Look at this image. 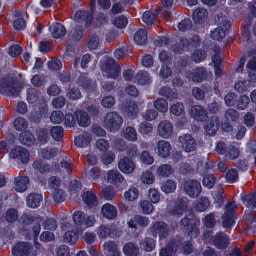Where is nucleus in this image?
<instances>
[{
	"label": "nucleus",
	"mask_w": 256,
	"mask_h": 256,
	"mask_svg": "<svg viewBox=\"0 0 256 256\" xmlns=\"http://www.w3.org/2000/svg\"><path fill=\"white\" fill-rule=\"evenodd\" d=\"M20 88L18 82L10 78L0 80V93L8 96H17Z\"/></svg>",
	"instance_id": "obj_1"
},
{
	"label": "nucleus",
	"mask_w": 256,
	"mask_h": 256,
	"mask_svg": "<svg viewBox=\"0 0 256 256\" xmlns=\"http://www.w3.org/2000/svg\"><path fill=\"white\" fill-rule=\"evenodd\" d=\"M123 123L122 117L116 112H108L104 120V126L110 131L119 130Z\"/></svg>",
	"instance_id": "obj_2"
},
{
	"label": "nucleus",
	"mask_w": 256,
	"mask_h": 256,
	"mask_svg": "<svg viewBox=\"0 0 256 256\" xmlns=\"http://www.w3.org/2000/svg\"><path fill=\"white\" fill-rule=\"evenodd\" d=\"M237 206L234 202H230L225 207V212L222 216V224L224 227L230 228L234 222L235 212Z\"/></svg>",
	"instance_id": "obj_3"
},
{
	"label": "nucleus",
	"mask_w": 256,
	"mask_h": 256,
	"mask_svg": "<svg viewBox=\"0 0 256 256\" xmlns=\"http://www.w3.org/2000/svg\"><path fill=\"white\" fill-rule=\"evenodd\" d=\"M184 190L190 196L196 198L200 194L202 188L200 184L197 180H190L185 182Z\"/></svg>",
	"instance_id": "obj_4"
},
{
	"label": "nucleus",
	"mask_w": 256,
	"mask_h": 256,
	"mask_svg": "<svg viewBox=\"0 0 256 256\" xmlns=\"http://www.w3.org/2000/svg\"><path fill=\"white\" fill-rule=\"evenodd\" d=\"M220 118L217 116H211L206 123L204 128L207 136H214L220 128Z\"/></svg>",
	"instance_id": "obj_5"
},
{
	"label": "nucleus",
	"mask_w": 256,
	"mask_h": 256,
	"mask_svg": "<svg viewBox=\"0 0 256 256\" xmlns=\"http://www.w3.org/2000/svg\"><path fill=\"white\" fill-rule=\"evenodd\" d=\"M179 142L182 144V148L187 152H194L196 149V140L189 134H186L179 137Z\"/></svg>",
	"instance_id": "obj_6"
},
{
	"label": "nucleus",
	"mask_w": 256,
	"mask_h": 256,
	"mask_svg": "<svg viewBox=\"0 0 256 256\" xmlns=\"http://www.w3.org/2000/svg\"><path fill=\"white\" fill-rule=\"evenodd\" d=\"M104 70L108 78L116 79L120 72V67L111 58L107 60Z\"/></svg>",
	"instance_id": "obj_7"
},
{
	"label": "nucleus",
	"mask_w": 256,
	"mask_h": 256,
	"mask_svg": "<svg viewBox=\"0 0 256 256\" xmlns=\"http://www.w3.org/2000/svg\"><path fill=\"white\" fill-rule=\"evenodd\" d=\"M169 232V228L167 224L162 222H158L154 223L152 228L153 236L156 238L158 235L160 239L167 237Z\"/></svg>",
	"instance_id": "obj_8"
},
{
	"label": "nucleus",
	"mask_w": 256,
	"mask_h": 256,
	"mask_svg": "<svg viewBox=\"0 0 256 256\" xmlns=\"http://www.w3.org/2000/svg\"><path fill=\"white\" fill-rule=\"evenodd\" d=\"M174 126L168 120L161 122L158 127V134L164 138L168 139L172 136L174 132Z\"/></svg>",
	"instance_id": "obj_9"
},
{
	"label": "nucleus",
	"mask_w": 256,
	"mask_h": 256,
	"mask_svg": "<svg viewBox=\"0 0 256 256\" xmlns=\"http://www.w3.org/2000/svg\"><path fill=\"white\" fill-rule=\"evenodd\" d=\"M32 248V246L28 242H20L14 247L12 256H29Z\"/></svg>",
	"instance_id": "obj_10"
},
{
	"label": "nucleus",
	"mask_w": 256,
	"mask_h": 256,
	"mask_svg": "<svg viewBox=\"0 0 256 256\" xmlns=\"http://www.w3.org/2000/svg\"><path fill=\"white\" fill-rule=\"evenodd\" d=\"M208 77V74L204 68H196L186 73V78L192 80L194 82L200 83Z\"/></svg>",
	"instance_id": "obj_11"
},
{
	"label": "nucleus",
	"mask_w": 256,
	"mask_h": 256,
	"mask_svg": "<svg viewBox=\"0 0 256 256\" xmlns=\"http://www.w3.org/2000/svg\"><path fill=\"white\" fill-rule=\"evenodd\" d=\"M11 158L20 160L23 164H26L29 161L30 154L24 148L18 146L12 150L10 154Z\"/></svg>",
	"instance_id": "obj_12"
},
{
	"label": "nucleus",
	"mask_w": 256,
	"mask_h": 256,
	"mask_svg": "<svg viewBox=\"0 0 256 256\" xmlns=\"http://www.w3.org/2000/svg\"><path fill=\"white\" fill-rule=\"evenodd\" d=\"M190 115L196 120L203 122L208 119V112L202 106L196 105L192 106L190 112Z\"/></svg>",
	"instance_id": "obj_13"
},
{
	"label": "nucleus",
	"mask_w": 256,
	"mask_h": 256,
	"mask_svg": "<svg viewBox=\"0 0 256 256\" xmlns=\"http://www.w3.org/2000/svg\"><path fill=\"white\" fill-rule=\"evenodd\" d=\"M172 146L170 143L164 140H161L156 143V151L158 155L162 158H167L170 155Z\"/></svg>",
	"instance_id": "obj_14"
},
{
	"label": "nucleus",
	"mask_w": 256,
	"mask_h": 256,
	"mask_svg": "<svg viewBox=\"0 0 256 256\" xmlns=\"http://www.w3.org/2000/svg\"><path fill=\"white\" fill-rule=\"evenodd\" d=\"M118 168L124 173L130 174L136 169V165L134 161L127 156H124L118 162Z\"/></svg>",
	"instance_id": "obj_15"
},
{
	"label": "nucleus",
	"mask_w": 256,
	"mask_h": 256,
	"mask_svg": "<svg viewBox=\"0 0 256 256\" xmlns=\"http://www.w3.org/2000/svg\"><path fill=\"white\" fill-rule=\"evenodd\" d=\"M74 18L79 23L84 22L85 26H89L93 20V14L87 11H78L76 14Z\"/></svg>",
	"instance_id": "obj_16"
},
{
	"label": "nucleus",
	"mask_w": 256,
	"mask_h": 256,
	"mask_svg": "<svg viewBox=\"0 0 256 256\" xmlns=\"http://www.w3.org/2000/svg\"><path fill=\"white\" fill-rule=\"evenodd\" d=\"M78 84L88 91L96 88V82L90 79L87 74H81L78 80Z\"/></svg>",
	"instance_id": "obj_17"
},
{
	"label": "nucleus",
	"mask_w": 256,
	"mask_h": 256,
	"mask_svg": "<svg viewBox=\"0 0 256 256\" xmlns=\"http://www.w3.org/2000/svg\"><path fill=\"white\" fill-rule=\"evenodd\" d=\"M180 244V241L179 240H173L166 247L162 248L160 256H172L173 254L177 250Z\"/></svg>",
	"instance_id": "obj_18"
},
{
	"label": "nucleus",
	"mask_w": 256,
	"mask_h": 256,
	"mask_svg": "<svg viewBox=\"0 0 256 256\" xmlns=\"http://www.w3.org/2000/svg\"><path fill=\"white\" fill-rule=\"evenodd\" d=\"M101 212L104 217L109 220L114 219L118 215V210L116 208L109 204L102 206Z\"/></svg>",
	"instance_id": "obj_19"
},
{
	"label": "nucleus",
	"mask_w": 256,
	"mask_h": 256,
	"mask_svg": "<svg viewBox=\"0 0 256 256\" xmlns=\"http://www.w3.org/2000/svg\"><path fill=\"white\" fill-rule=\"evenodd\" d=\"M213 242L214 246L220 250L226 248L229 244L227 236L222 232L217 234L214 237Z\"/></svg>",
	"instance_id": "obj_20"
},
{
	"label": "nucleus",
	"mask_w": 256,
	"mask_h": 256,
	"mask_svg": "<svg viewBox=\"0 0 256 256\" xmlns=\"http://www.w3.org/2000/svg\"><path fill=\"white\" fill-rule=\"evenodd\" d=\"M15 190L18 192H24L28 188V185L30 184V179L28 176H18L14 179Z\"/></svg>",
	"instance_id": "obj_21"
},
{
	"label": "nucleus",
	"mask_w": 256,
	"mask_h": 256,
	"mask_svg": "<svg viewBox=\"0 0 256 256\" xmlns=\"http://www.w3.org/2000/svg\"><path fill=\"white\" fill-rule=\"evenodd\" d=\"M82 199L89 208L96 206L98 204V198L91 191L84 192L82 194Z\"/></svg>",
	"instance_id": "obj_22"
},
{
	"label": "nucleus",
	"mask_w": 256,
	"mask_h": 256,
	"mask_svg": "<svg viewBox=\"0 0 256 256\" xmlns=\"http://www.w3.org/2000/svg\"><path fill=\"white\" fill-rule=\"evenodd\" d=\"M79 125L82 127H87L90 124V119L88 114L84 110L76 111L74 113Z\"/></svg>",
	"instance_id": "obj_23"
},
{
	"label": "nucleus",
	"mask_w": 256,
	"mask_h": 256,
	"mask_svg": "<svg viewBox=\"0 0 256 256\" xmlns=\"http://www.w3.org/2000/svg\"><path fill=\"white\" fill-rule=\"evenodd\" d=\"M42 200V195L36 193H32L27 197V204L30 208H36L40 206Z\"/></svg>",
	"instance_id": "obj_24"
},
{
	"label": "nucleus",
	"mask_w": 256,
	"mask_h": 256,
	"mask_svg": "<svg viewBox=\"0 0 256 256\" xmlns=\"http://www.w3.org/2000/svg\"><path fill=\"white\" fill-rule=\"evenodd\" d=\"M20 140L22 144L30 146L34 144L36 138L30 131H26L20 134Z\"/></svg>",
	"instance_id": "obj_25"
},
{
	"label": "nucleus",
	"mask_w": 256,
	"mask_h": 256,
	"mask_svg": "<svg viewBox=\"0 0 256 256\" xmlns=\"http://www.w3.org/2000/svg\"><path fill=\"white\" fill-rule=\"evenodd\" d=\"M50 29L53 37L55 38H62L66 34V29L61 24L56 23Z\"/></svg>",
	"instance_id": "obj_26"
},
{
	"label": "nucleus",
	"mask_w": 256,
	"mask_h": 256,
	"mask_svg": "<svg viewBox=\"0 0 256 256\" xmlns=\"http://www.w3.org/2000/svg\"><path fill=\"white\" fill-rule=\"evenodd\" d=\"M92 140L91 135L86 132L76 136L75 138V144L79 147H85L87 146Z\"/></svg>",
	"instance_id": "obj_27"
},
{
	"label": "nucleus",
	"mask_w": 256,
	"mask_h": 256,
	"mask_svg": "<svg viewBox=\"0 0 256 256\" xmlns=\"http://www.w3.org/2000/svg\"><path fill=\"white\" fill-rule=\"evenodd\" d=\"M139 251L138 245L132 242L126 243L123 248L124 253L126 256H137Z\"/></svg>",
	"instance_id": "obj_28"
},
{
	"label": "nucleus",
	"mask_w": 256,
	"mask_h": 256,
	"mask_svg": "<svg viewBox=\"0 0 256 256\" xmlns=\"http://www.w3.org/2000/svg\"><path fill=\"white\" fill-rule=\"evenodd\" d=\"M134 40L138 45H144L148 42V32L144 28L140 29L134 36Z\"/></svg>",
	"instance_id": "obj_29"
},
{
	"label": "nucleus",
	"mask_w": 256,
	"mask_h": 256,
	"mask_svg": "<svg viewBox=\"0 0 256 256\" xmlns=\"http://www.w3.org/2000/svg\"><path fill=\"white\" fill-rule=\"evenodd\" d=\"M208 16V12L204 8H198L194 12L193 19L196 23H203Z\"/></svg>",
	"instance_id": "obj_30"
},
{
	"label": "nucleus",
	"mask_w": 256,
	"mask_h": 256,
	"mask_svg": "<svg viewBox=\"0 0 256 256\" xmlns=\"http://www.w3.org/2000/svg\"><path fill=\"white\" fill-rule=\"evenodd\" d=\"M210 206V202L206 198H201L198 199L194 204V209L197 212H203L206 211Z\"/></svg>",
	"instance_id": "obj_31"
},
{
	"label": "nucleus",
	"mask_w": 256,
	"mask_h": 256,
	"mask_svg": "<svg viewBox=\"0 0 256 256\" xmlns=\"http://www.w3.org/2000/svg\"><path fill=\"white\" fill-rule=\"evenodd\" d=\"M108 180L111 183H122L124 180L123 176L118 170H111L108 173Z\"/></svg>",
	"instance_id": "obj_32"
},
{
	"label": "nucleus",
	"mask_w": 256,
	"mask_h": 256,
	"mask_svg": "<svg viewBox=\"0 0 256 256\" xmlns=\"http://www.w3.org/2000/svg\"><path fill=\"white\" fill-rule=\"evenodd\" d=\"M123 134L124 138L128 141L135 142L138 139L137 132L133 127H128L124 131Z\"/></svg>",
	"instance_id": "obj_33"
},
{
	"label": "nucleus",
	"mask_w": 256,
	"mask_h": 256,
	"mask_svg": "<svg viewBox=\"0 0 256 256\" xmlns=\"http://www.w3.org/2000/svg\"><path fill=\"white\" fill-rule=\"evenodd\" d=\"M159 94L164 97L170 99L171 100H176L178 98V94L168 86L162 87L159 92Z\"/></svg>",
	"instance_id": "obj_34"
},
{
	"label": "nucleus",
	"mask_w": 256,
	"mask_h": 256,
	"mask_svg": "<svg viewBox=\"0 0 256 256\" xmlns=\"http://www.w3.org/2000/svg\"><path fill=\"white\" fill-rule=\"evenodd\" d=\"M154 108L161 112H166L168 109L167 100L163 98H158L154 102Z\"/></svg>",
	"instance_id": "obj_35"
},
{
	"label": "nucleus",
	"mask_w": 256,
	"mask_h": 256,
	"mask_svg": "<svg viewBox=\"0 0 256 256\" xmlns=\"http://www.w3.org/2000/svg\"><path fill=\"white\" fill-rule=\"evenodd\" d=\"M190 44L188 40L186 38H182L180 42H176L173 46V51L178 54L181 53L185 48L188 47Z\"/></svg>",
	"instance_id": "obj_36"
},
{
	"label": "nucleus",
	"mask_w": 256,
	"mask_h": 256,
	"mask_svg": "<svg viewBox=\"0 0 256 256\" xmlns=\"http://www.w3.org/2000/svg\"><path fill=\"white\" fill-rule=\"evenodd\" d=\"M33 167L42 174L48 173L51 170V168L48 164H44L41 160H37L33 164Z\"/></svg>",
	"instance_id": "obj_37"
},
{
	"label": "nucleus",
	"mask_w": 256,
	"mask_h": 256,
	"mask_svg": "<svg viewBox=\"0 0 256 256\" xmlns=\"http://www.w3.org/2000/svg\"><path fill=\"white\" fill-rule=\"evenodd\" d=\"M64 239L65 242L68 243L71 245L74 244L78 239V234L76 232L69 230L64 234Z\"/></svg>",
	"instance_id": "obj_38"
},
{
	"label": "nucleus",
	"mask_w": 256,
	"mask_h": 256,
	"mask_svg": "<svg viewBox=\"0 0 256 256\" xmlns=\"http://www.w3.org/2000/svg\"><path fill=\"white\" fill-rule=\"evenodd\" d=\"M173 169L170 165L164 164L160 166L158 169L157 174L162 177H168L172 174Z\"/></svg>",
	"instance_id": "obj_39"
},
{
	"label": "nucleus",
	"mask_w": 256,
	"mask_h": 256,
	"mask_svg": "<svg viewBox=\"0 0 256 256\" xmlns=\"http://www.w3.org/2000/svg\"><path fill=\"white\" fill-rule=\"evenodd\" d=\"M141 248L144 250L150 252L155 248V241L153 238H146L140 243Z\"/></svg>",
	"instance_id": "obj_40"
},
{
	"label": "nucleus",
	"mask_w": 256,
	"mask_h": 256,
	"mask_svg": "<svg viewBox=\"0 0 256 256\" xmlns=\"http://www.w3.org/2000/svg\"><path fill=\"white\" fill-rule=\"evenodd\" d=\"M242 200L248 207L252 209L256 208V192L242 196Z\"/></svg>",
	"instance_id": "obj_41"
},
{
	"label": "nucleus",
	"mask_w": 256,
	"mask_h": 256,
	"mask_svg": "<svg viewBox=\"0 0 256 256\" xmlns=\"http://www.w3.org/2000/svg\"><path fill=\"white\" fill-rule=\"evenodd\" d=\"M240 154L239 149L234 146L228 148L226 154V158L228 160H233L237 159Z\"/></svg>",
	"instance_id": "obj_42"
},
{
	"label": "nucleus",
	"mask_w": 256,
	"mask_h": 256,
	"mask_svg": "<svg viewBox=\"0 0 256 256\" xmlns=\"http://www.w3.org/2000/svg\"><path fill=\"white\" fill-rule=\"evenodd\" d=\"M50 132L52 136L56 140L60 141L64 136V128L60 126L52 127Z\"/></svg>",
	"instance_id": "obj_43"
},
{
	"label": "nucleus",
	"mask_w": 256,
	"mask_h": 256,
	"mask_svg": "<svg viewBox=\"0 0 256 256\" xmlns=\"http://www.w3.org/2000/svg\"><path fill=\"white\" fill-rule=\"evenodd\" d=\"M28 126V121L22 118H18L15 120L14 126L18 131H22L26 130Z\"/></svg>",
	"instance_id": "obj_44"
},
{
	"label": "nucleus",
	"mask_w": 256,
	"mask_h": 256,
	"mask_svg": "<svg viewBox=\"0 0 256 256\" xmlns=\"http://www.w3.org/2000/svg\"><path fill=\"white\" fill-rule=\"evenodd\" d=\"M176 188L175 182L170 180H168L162 184L161 189L166 194H170L174 192Z\"/></svg>",
	"instance_id": "obj_45"
},
{
	"label": "nucleus",
	"mask_w": 256,
	"mask_h": 256,
	"mask_svg": "<svg viewBox=\"0 0 256 256\" xmlns=\"http://www.w3.org/2000/svg\"><path fill=\"white\" fill-rule=\"evenodd\" d=\"M216 22L218 27H224L226 30H228L231 26V22L228 20V18L223 14H219L218 16Z\"/></svg>",
	"instance_id": "obj_46"
},
{
	"label": "nucleus",
	"mask_w": 256,
	"mask_h": 256,
	"mask_svg": "<svg viewBox=\"0 0 256 256\" xmlns=\"http://www.w3.org/2000/svg\"><path fill=\"white\" fill-rule=\"evenodd\" d=\"M144 22L148 26H151L156 21V13L150 11L146 12L142 16Z\"/></svg>",
	"instance_id": "obj_47"
},
{
	"label": "nucleus",
	"mask_w": 256,
	"mask_h": 256,
	"mask_svg": "<svg viewBox=\"0 0 256 256\" xmlns=\"http://www.w3.org/2000/svg\"><path fill=\"white\" fill-rule=\"evenodd\" d=\"M124 198L128 201L132 202L138 198L139 196V191L135 187L130 188L128 191L124 194Z\"/></svg>",
	"instance_id": "obj_48"
},
{
	"label": "nucleus",
	"mask_w": 256,
	"mask_h": 256,
	"mask_svg": "<svg viewBox=\"0 0 256 256\" xmlns=\"http://www.w3.org/2000/svg\"><path fill=\"white\" fill-rule=\"evenodd\" d=\"M136 78L140 84H148L150 82L149 74L144 71L140 72L136 76Z\"/></svg>",
	"instance_id": "obj_49"
},
{
	"label": "nucleus",
	"mask_w": 256,
	"mask_h": 256,
	"mask_svg": "<svg viewBox=\"0 0 256 256\" xmlns=\"http://www.w3.org/2000/svg\"><path fill=\"white\" fill-rule=\"evenodd\" d=\"M27 95L28 101L30 104L35 103L40 98L38 90L34 88H30L28 90Z\"/></svg>",
	"instance_id": "obj_50"
},
{
	"label": "nucleus",
	"mask_w": 256,
	"mask_h": 256,
	"mask_svg": "<svg viewBox=\"0 0 256 256\" xmlns=\"http://www.w3.org/2000/svg\"><path fill=\"white\" fill-rule=\"evenodd\" d=\"M224 117L228 121L234 122L238 120L240 114L236 110L230 108L226 112Z\"/></svg>",
	"instance_id": "obj_51"
},
{
	"label": "nucleus",
	"mask_w": 256,
	"mask_h": 256,
	"mask_svg": "<svg viewBox=\"0 0 256 256\" xmlns=\"http://www.w3.org/2000/svg\"><path fill=\"white\" fill-rule=\"evenodd\" d=\"M82 189V184L80 182L76 180H72L70 186V194L74 196H77Z\"/></svg>",
	"instance_id": "obj_52"
},
{
	"label": "nucleus",
	"mask_w": 256,
	"mask_h": 256,
	"mask_svg": "<svg viewBox=\"0 0 256 256\" xmlns=\"http://www.w3.org/2000/svg\"><path fill=\"white\" fill-rule=\"evenodd\" d=\"M202 222L207 228H213L216 222L215 214L213 212L207 215L202 220Z\"/></svg>",
	"instance_id": "obj_53"
},
{
	"label": "nucleus",
	"mask_w": 256,
	"mask_h": 256,
	"mask_svg": "<svg viewBox=\"0 0 256 256\" xmlns=\"http://www.w3.org/2000/svg\"><path fill=\"white\" fill-rule=\"evenodd\" d=\"M58 154L56 148H46L42 150L41 154L42 158L46 160H50L55 157Z\"/></svg>",
	"instance_id": "obj_54"
},
{
	"label": "nucleus",
	"mask_w": 256,
	"mask_h": 256,
	"mask_svg": "<svg viewBox=\"0 0 256 256\" xmlns=\"http://www.w3.org/2000/svg\"><path fill=\"white\" fill-rule=\"evenodd\" d=\"M102 194L106 200H112L116 196V192L111 186H107L102 189Z\"/></svg>",
	"instance_id": "obj_55"
},
{
	"label": "nucleus",
	"mask_w": 256,
	"mask_h": 256,
	"mask_svg": "<svg viewBox=\"0 0 256 256\" xmlns=\"http://www.w3.org/2000/svg\"><path fill=\"white\" fill-rule=\"evenodd\" d=\"M66 194L62 190H56L52 194L54 201L56 204L64 202L66 198Z\"/></svg>",
	"instance_id": "obj_56"
},
{
	"label": "nucleus",
	"mask_w": 256,
	"mask_h": 256,
	"mask_svg": "<svg viewBox=\"0 0 256 256\" xmlns=\"http://www.w3.org/2000/svg\"><path fill=\"white\" fill-rule=\"evenodd\" d=\"M226 31L224 28L222 27H218L212 32L211 36L214 40L222 41L226 36Z\"/></svg>",
	"instance_id": "obj_57"
},
{
	"label": "nucleus",
	"mask_w": 256,
	"mask_h": 256,
	"mask_svg": "<svg viewBox=\"0 0 256 256\" xmlns=\"http://www.w3.org/2000/svg\"><path fill=\"white\" fill-rule=\"evenodd\" d=\"M18 218V212L14 208H10L6 212V218L8 222L13 223L16 222Z\"/></svg>",
	"instance_id": "obj_58"
},
{
	"label": "nucleus",
	"mask_w": 256,
	"mask_h": 256,
	"mask_svg": "<svg viewBox=\"0 0 256 256\" xmlns=\"http://www.w3.org/2000/svg\"><path fill=\"white\" fill-rule=\"evenodd\" d=\"M38 140L42 144H45L48 139V131L43 128H39L36 130V132Z\"/></svg>",
	"instance_id": "obj_59"
},
{
	"label": "nucleus",
	"mask_w": 256,
	"mask_h": 256,
	"mask_svg": "<svg viewBox=\"0 0 256 256\" xmlns=\"http://www.w3.org/2000/svg\"><path fill=\"white\" fill-rule=\"evenodd\" d=\"M250 100L246 96H242L238 101L236 104V108L240 110H244L248 108L250 104Z\"/></svg>",
	"instance_id": "obj_60"
},
{
	"label": "nucleus",
	"mask_w": 256,
	"mask_h": 256,
	"mask_svg": "<svg viewBox=\"0 0 256 256\" xmlns=\"http://www.w3.org/2000/svg\"><path fill=\"white\" fill-rule=\"evenodd\" d=\"M256 118L254 114L248 112L244 116V122L248 127H252L256 124Z\"/></svg>",
	"instance_id": "obj_61"
},
{
	"label": "nucleus",
	"mask_w": 256,
	"mask_h": 256,
	"mask_svg": "<svg viewBox=\"0 0 256 256\" xmlns=\"http://www.w3.org/2000/svg\"><path fill=\"white\" fill-rule=\"evenodd\" d=\"M64 114L59 110L54 111L50 116V120L54 124H60L64 120Z\"/></svg>",
	"instance_id": "obj_62"
},
{
	"label": "nucleus",
	"mask_w": 256,
	"mask_h": 256,
	"mask_svg": "<svg viewBox=\"0 0 256 256\" xmlns=\"http://www.w3.org/2000/svg\"><path fill=\"white\" fill-rule=\"evenodd\" d=\"M184 110V106L182 102H178L174 104H172L170 108V112L173 114L180 116Z\"/></svg>",
	"instance_id": "obj_63"
},
{
	"label": "nucleus",
	"mask_w": 256,
	"mask_h": 256,
	"mask_svg": "<svg viewBox=\"0 0 256 256\" xmlns=\"http://www.w3.org/2000/svg\"><path fill=\"white\" fill-rule=\"evenodd\" d=\"M250 87V84L246 80L240 81L236 83L234 86L236 90L240 93L247 91Z\"/></svg>",
	"instance_id": "obj_64"
}]
</instances>
